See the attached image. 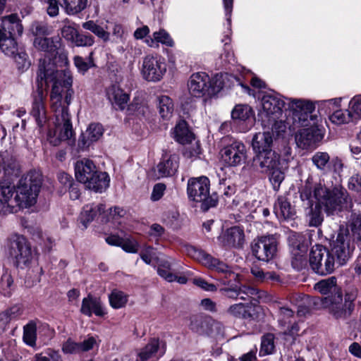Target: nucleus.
<instances>
[{"label":"nucleus","instance_id":"nucleus-1","mask_svg":"<svg viewBox=\"0 0 361 361\" xmlns=\"http://www.w3.org/2000/svg\"><path fill=\"white\" fill-rule=\"evenodd\" d=\"M44 63L47 68L53 67L56 79L49 81L52 83V89L50 94L51 107L55 116L54 126L49 129L47 140L54 146H58L62 141L68 140L73 135L71 117L68 114V106L70 104L73 94L71 87L73 78L70 71L67 70L59 71L55 69L53 63Z\"/></svg>","mask_w":361,"mask_h":361},{"label":"nucleus","instance_id":"nucleus-2","mask_svg":"<svg viewBox=\"0 0 361 361\" xmlns=\"http://www.w3.org/2000/svg\"><path fill=\"white\" fill-rule=\"evenodd\" d=\"M300 198L310 204L305 209V216L310 226L317 227L322 224L324 221L322 209L329 216L351 207L346 192L329 190L321 183H313L310 178L300 190Z\"/></svg>","mask_w":361,"mask_h":361},{"label":"nucleus","instance_id":"nucleus-3","mask_svg":"<svg viewBox=\"0 0 361 361\" xmlns=\"http://www.w3.org/2000/svg\"><path fill=\"white\" fill-rule=\"evenodd\" d=\"M41 185V176L35 171L23 176L16 185L8 180L0 181V216L35 205Z\"/></svg>","mask_w":361,"mask_h":361},{"label":"nucleus","instance_id":"nucleus-4","mask_svg":"<svg viewBox=\"0 0 361 361\" xmlns=\"http://www.w3.org/2000/svg\"><path fill=\"white\" fill-rule=\"evenodd\" d=\"M331 246L329 251L322 245H315L310 251V264L318 274H331L335 269L336 264L343 265L350 258L354 246L348 229L341 228Z\"/></svg>","mask_w":361,"mask_h":361},{"label":"nucleus","instance_id":"nucleus-5","mask_svg":"<svg viewBox=\"0 0 361 361\" xmlns=\"http://www.w3.org/2000/svg\"><path fill=\"white\" fill-rule=\"evenodd\" d=\"M286 99L274 92L265 93L261 98L259 117L262 126L271 124V130H274L277 136H283L287 129L286 123L283 119V109L287 104Z\"/></svg>","mask_w":361,"mask_h":361},{"label":"nucleus","instance_id":"nucleus-6","mask_svg":"<svg viewBox=\"0 0 361 361\" xmlns=\"http://www.w3.org/2000/svg\"><path fill=\"white\" fill-rule=\"evenodd\" d=\"M21 20L17 14L4 16L0 24V50L6 56L18 59L25 60V54L18 51V44L16 37L23 33Z\"/></svg>","mask_w":361,"mask_h":361},{"label":"nucleus","instance_id":"nucleus-7","mask_svg":"<svg viewBox=\"0 0 361 361\" xmlns=\"http://www.w3.org/2000/svg\"><path fill=\"white\" fill-rule=\"evenodd\" d=\"M53 74H54L53 67L47 68L44 63H41L37 76V90L32 94V102L30 110V115L34 118L39 128H42L49 120L43 89L48 85L49 81L56 79Z\"/></svg>","mask_w":361,"mask_h":361},{"label":"nucleus","instance_id":"nucleus-8","mask_svg":"<svg viewBox=\"0 0 361 361\" xmlns=\"http://www.w3.org/2000/svg\"><path fill=\"white\" fill-rule=\"evenodd\" d=\"M75 175L78 181L96 192H102L109 185L110 178L107 173L97 171L93 161L88 159L75 163Z\"/></svg>","mask_w":361,"mask_h":361},{"label":"nucleus","instance_id":"nucleus-9","mask_svg":"<svg viewBox=\"0 0 361 361\" xmlns=\"http://www.w3.org/2000/svg\"><path fill=\"white\" fill-rule=\"evenodd\" d=\"M356 295L347 293L343 297L341 290L336 295L317 298L314 302L316 308L326 310L336 319H345L350 317L354 310Z\"/></svg>","mask_w":361,"mask_h":361},{"label":"nucleus","instance_id":"nucleus-10","mask_svg":"<svg viewBox=\"0 0 361 361\" xmlns=\"http://www.w3.org/2000/svg\"><path fill=\"white\" fill-rule=\"evenodd\" d=\"M6 252L13 264L20 269L29 267L35 259V253L28 240L23 235L16 233L8 238Z\"/></svg>","mask_w":361,"mask_h":361},{"label":"nucleus","instance_id":"nucleus-11","mask_svg":"<svg viewBox=\"0 0 361 361\" xmlns=\"http://www.w3.org/2000/svg\"><path fill=\"white\" fill-rule=\"evenodd\" d=\"M185 249L187 255L192 259L210 269L224 274V276L220 279L222 284L229 285L231 281H236L239 280V275L219 259L214 258L204 250L197 249L192 245L187 246Z\"/></svg>","mask_w":361,"mask_h":361},{"label":"nucleus","instance_id":"nucleus-12","mask_svg":"<svg viewBox=\"0 0 361 361\" xmlns=\"http://www.w3.org/2000/svg\"><path fill=\"white\" fill-rule=\"evenodd\" d=\"M291 154V148L288 146L283 147L280 153L273 150L257 153L253 157L252 167L256 171L268 173L281 165L289 164L293 159Z\"/></svg>","mask_w":361,"mask_h":361},{"label":"nucleus","instance_id":"nucleus-13","mask_svg":"<svg viewBox=\"0 0 361 361\" xmlns=\"http://www.w3.org/2000/svg\"><path fill=\"white\" fill-rule=\"evenodd\" d=\"M210 183L208 178L201 176L188 180L187 193L190 200L202 202L204 210L216 206L217 200L209 196Z\"/></svg>","mask_w":361,"mask_h":361},{"label":"nucleus","instance_id":"nucleus-14","mask_svg":"<svg viewBox=\"0 0 361 361\" xmlns=\"http://www.w3.org/2000/svg\"><path fill=\"white\" fill-rule=\"evenodd\" d=\"M288 109L292 113L293 124L297 127L308 126L315 121L312 113L315 109L314 104L307 99L286 98Z\"/></svg>","mask_w":361,"mask_h":361},{"label":"nucleus","instance_id":"nucleus-15","mask_svg":"<svg viewBox=\"0 0 361 361\" xmlns=\"http://www.w3.org/2000/svg\"><path fill=\"white\" fill-rule=\"evenodd\" d=\"M167 66L164 57L159 54H149L143 58L141 68L142 78L149 82L160 81L165 75Z\"/></svg>","mask_w":361,"mask_h":361},{"label":"nucleus","instance_id":"nucleus-16","mask_svg":"<svg viewBox=\"0 0 361 361\" xmlns=\"http://www.w3.org/2000/svg\"><path fill=\"white\" fill-rule=\"evenodd\" d=\"M245 145L240 141H234L220 151L222 162L226 166L235 167L245 162L247 158Z\"/></svg>","mask_w":361,"mask_h":361},{"label":"nucleus","instance_id":"nucleus-17","mask_svg":"<svg viewBox=\"0 0 361 361\" xmlns=\"http://www.w3.org/2000/svg\"><path fill=\"white\" fill-rule=\"evenodd\" d=\"M252 252L257 259L269 262L276 254V239L274 235H264L254 240L252 245Z\"/></svg>","mask_w":361,"mask_h":361},{"label":"nucleus","instance_id":"nucleus-18","mask_svg":"<svg viewBox=\"0 0 361 361\" xmlns=\"http://www.w3.org/2000/svg\"><path fill=\"white\" fill-rule=\"evenodd\" d=\"M33 45L35 49L49 55L44 57L43 59H40L39 67L41 63L46 60L47 65L49 63H53L55 69H57L56 66V55L59 54L58 49L61 46V39L59 37H47V36H45L35 37Z\"/></svg>","mask_w":361,"mask_h":361},{"label":"nucleus","instance_id":"nucleus-19","mask_svg":"<svg viewBox=\"0 0 361 361\" xmlns=\"http://www.w3.org/2000/svg\"><path fill=\"white\" fill-rule=\"evenodd\" d=\"M322 139V133L315 126V121L299 130L295 136L296 145L302 149L315 148Z\"/></svg>","mask_w":361,"mask_h":361},{"label":"nucleus","instance_id":"nucleus-20","mask_svg":"<svg viewBox=\"0 0 361 361\" xmlns=\"http://www.w3.org/2000/svg\"><path fill=\"white\" fill-rule=\"evenodd\" d=\"M218 241L225 249L242 248L245 243L244 230L238 226H231L222 231Z\"/></svg>","mask_w":361,"mask_h":361},{"label":"nucleus","instance_id":"nucleus-21","mask_svg":"<svg viewBox=\"0 0 361 361\" xmlns=\"http://www.w3.org/2000/svg\"><path fill=\"white\" fill-rule=\"evenodd\" d=\"M37 330L39 335L44 332V335L52 336L54 334V330L47 324H42L39 321H30L23 326V339L27 345L32 348L36 346Z\"/></svg>","mask_w":361,"mask_h":361},{"label":"nucleus","instance_id":"nucleus-22","mask_svg":"<svg viewBox=\"0 0 361 361\" xmlns=\"http://www.w3.org/2000/svg\"><path fill=\"white\" fill-rule=\"evenodd\" d=\"M263 132H259L254 135L252 140V147L255 154L259 152L272 150L271 149L273 140L278 137L274 130H271V124L267 126H262Z\"/></svg>","mask_w":361,"mask_h":361},{"label":"nucleus","instance_id":"nucleus-23","mask_svg":"<svg viewBox=\"0 0 361 361\" xmlns=\"http://www.w3.org/2000/svg\"><path fill=\"white\" fill-rule=\"evenodd\" d=\"M209 77L204 72H197L191 75L188 82V87L191 95L201 97L209 96Z\"/></svg>","mask_w":361,"mask_h":361},{"label":"nucleus","instance_id":"nucleus-24","mask_svg":"<svg viewBox=\"0 0 361 361\" xmlns=\"http://www.w3.org/2000/svg\"><path fill=\"white\" fill-rule=\"evenodd\" d=\"M105 208V204L102 203H92L85 205L78 220L80 224H82V229L87 228L90 223L94 220L100 219L103 221V219H106L103 216Z\"/></svg>","mask_w":361,"mask_h":361},{"label":"nucleus","instance_id":"nucleus-25","mask_svg":"<svg viewBox=\"0 0 361 361\" xmlns=\"http://www.w3.org/2000/svg\"><path fill=\"white\" fill-rule=\"evenodd\" d=\"M179 157L176 154L165 152L157 166V178L169 177L174 175L178 169Z\"/></svg>","mask_w":361,"mask_h":361},{"label":"nucleus","instance_id":"nucleus-26","mask_svg":"<svg viewBox=\"0 0 361 361\" xmlns=\"http://www.w3.org/2000/svg\"><path fill=\"white\" fill-rule=\"evenodd\" d=\"M278 322L284 334L294 336L298 334L299 326L295 319L293 312L290 309L281 307Z\"/></svg>","mask_w":361,"mask_h":361},{"label":"nucleus","instance_id":"nucleus-27","mask_svg":"<svg viewBox=\"0 0 361 361\" xmlns=\"http://www.w3.org/2000/svg\"><path fill=\"white\" fill-rule=\"evenodd\" d=\"M234 81L245 89H248V87L244 86L236 77L226 73H219L215 75L212 79L209 78V96L215 95L224 87L230 86L231 84L228 83L229 82L233 85Z\"/></svg>","mask_w":361,"mask_h":361},{"label":"nucleus","instance_id":"nucleus-28","mask_svg":"<svg viewBox=\"0 0 361 361\" xmlns=\"http://www.w3.org/2000/svg\"><path fill=\"white\" fill-rule=\"evenodd\" d=\"M165 344L159 339L152 338L142 348L137 352L136 361H153L152 358L158 352L162 355L165 353Z\"/></svg>","mask_w":361,"mask_h":361},{"label":"nucleus","instance_id":"nucleus-29","mask_svg":"<svg viewBox=\"0 0 361 361\" xmlns=\"http://www.w3.org/2000/svg\"><path fill=\"white\" fill-rule=\"evenodd\" d=\"M240 281H231L229 285H226L227 287L222 288L221 291L224 293V294L229 298L237 299L240 298L241 300H246V296L255 295L257 293V290L255 288L243 286H238L236 283Z\"/></svg>","mask_w":361,"mask_h":361},{"label":"nucleus","instance_id":"nucleus-30","mask_svg":"<svg viewBox=\"0 0 361 361\" xmlns=\"http://www.w3.org/2000/svg\"><path fill=\"white\" fill-rule=\"evenodd\" d=\"M302 236H297L295 242H292L293 239H290L293 256L292 264L294 268L298 269L305 264V255L307 251V244L302 241Z\"/></svg>","mask_w":361,"mask_h":361},{"label":"nucleus","instance_id":"nucleus-31","mask_svg":"<svg viewBox=\"0 0 361 361\" xmlns=\"http://www.w3.org/2000/svg\"><path fill=\"white\" fill-rule=\"evenodd\" d=\"M233 120H238L246 123L245 130H249L255 124V118L252 109L247 104H237L231 111Z\"/></svg>","mask_w":361,"mask_h":361},{"label":"nucleus","instance_id":"nucleus-32","mask_svg":"<svg viewBox=\"0 0 361 361\" xmlns=\"http://www.w3.org/2000/svg\"><path fill=\"white\" fill-rule=\"evenodd\" d=\"M274 212L279 220H292L296 216V211L284 196L278 197L274 204Z\"/></svg>","mask_w":361,"mask_h":361},{"label":"nucleus","instance_id":"nucleus-33","mask_svg":"<svg viewBox=\"0 0 361 361\" xmlns=\"http://www.w3.org/2000/svg\"><path fill=\"white\" fill-rule=\"evenodd\" d=\"M109 101L114 107L123 110L130 99L129 95L117 85H112L106 90Z\"/></svg>","mask_w":361,"mask_h":361},{"label":"nucleus","instance_id":"nucleus-34","mask_svg":"<svg viewBox=\"0 0 361 361\" xmlns=\"http://www.w3.org/2000/svg\"><path fill=\"white\" fill-rule=\"evenodd\" d=\"M210 317H204L200 315H193L190 318V329L199 335L211 334L209 330Z\"/></svg>","mask_w":361,"mask_h":361},{"label":"nucleus","instance_id":"nucleus-35","mask_svg":"<svg viewBox=\"0 0 361 361\" xmlns=\"http://www.w3.org/2000/svg\"><path fill=\"white\" fill-rule=\"evenodd\" d=\"M80 311L88 317H91L93 313L97 316H103L105 314L100 301L91 296L82 300Z\"/></svg>","mask_w":361,"mask_h":361},{"label":"nucleus","instance_id":"nucleus-36","mask_svg":"<svg viewBox=\"0 0 361 361\" xmlns=\"http://www.w3.org/2000/svg\"><path fill=\"white\" fill-rule=\"evenodd\" d=\"M104 133V128L99 123H91L87 128L85 133L82 135V147H88L92 142L98 141Z\"/></svg>","mask_w":361,"mask_h":361},{"label":"nucleus","instance_id":"nucleus-37","mask_svg":"<svg viewBox=\"0 0 361 361\" xmlns=\"http://www.w3.org/2000/svg\"><path fill=\"white\" fill-rule=\"evenodd\" d=\"M173 137L182 145L192 143L195 140L194 134L188 129L185 121H180L176 124L173 130Z\"/></svg>","mask_w":361,"mask_h":361},{"label":"nucleus","instance_id":"nucleus-38","mask_svg":"<svg viewBox=\"0 0 361 361\" xmlns=\"http://www.w3.org/2000/svg\"><path fill=\"white\" fill-rule=\"evenodd\" d=\"M145 43L150 47H157L159 43L167 47H172L174 42L169 34L164 30L161 29L152 34V37H148L145 40Z\"/></svg>","mask_w":361,"mask_h":361},{"label":"nucleus","instance_id":"nucleus-39","mask_svg":"<svg viewBox=\"0 0 361 361\" xmlns=\"http://www.w3.org/2000/svg\"><path fill=\"white\" fill-rule=\"evenodd\" d=\"M314 288L322 295L329 293L336 295L341 290L337 286L336 278L334 276H331L318 281L314 284Z\"/></svg>","mask_w":361,"mask_h":361},{"label":"nucleus","instance_id":"nucleus-40","mask_svg":"<svg viewBox=\"0 0 361 361\" xmlns=\"http://www.w3.org/2000/svg\"><path fill=\"white\" fill-rule=\"evenodd\" d=\"M341 228L348 229L353 245H354V241H361V216L360 215L352 214L348 226H341L339 230ZM353 246L355 247V245Z\"/></svg>","mask_w":361,"mask_h":361},{"label":"nucleus","instance_id":"nucleus-41","mask_svg":"<svg viewBox=\"0 0 361 361\" xmlns=\"http://www.w3.org/2000/svg\"><path fill=\"white\" fill-rule=\"evenodd\" d=\"M250 306L248 304L239 302L231 305L226 310L230 316L237 319H249L252 317L250 312Z\"/></svg>","mask_w":361,"mask_h":361},{"label":"nucleus","instance_id":"nucleus-42","mask_svg":"<svg viewBox=\"0 0 361 361\" xmlns=\"http://www.w3.org/2000/svg\"><path fill=\"white\" fill-rule=\"evenodd\" d=\"M355 119L353 114L352 111L348 109V110H343L339 108L337 111H334L330 116L329 120L336 125H342L345 123H348L353 121Z\"/></svg>","mask_w":361,"mask_h":361},{"label":"nucleus","instance_id":"nucleus-43","mask_svg":"<svg viewBox=\"0 0 361 361\" xmlns=\"http://www.w3.org/2000/svg\"><path fill=\"white\" fill-rule=\"evenodd\" d=\"M157 101L161 116L165 119L169 118L173 112V102L172 99L166 95H161L158 97Z\"/></svg>","mask_w":361,"mask_h":361},{"label":"nucleus","instance_id":"nucleus-44","mask_svg":"<svg viewBox=\"0 0 361 361\" xmlns=\"http://www.w3.org/2000/svg\"><path fill=\"white\" fill-rule=\"evenodd\" d=\"M288 164L281 165L268 172L269 174V180L274 190H279L281 183L284 180V172L288 168Z\"/></svg>","mask_w":361,"mask_h":361},{"label":"nucleus","instance_id":"nucleus-45","mask_svg":"<svg viewBox=\"0 0 361 361\" xmlns=\"http://www.w3.org/2000/svg\"><path fill=\"white\" fill-rule=\"evenodd\" d=\"M82 27L85 30H90L104 42L109 39L110 33L94 20H88L83 23Z\"/></svg>","mask_w":361,"mask_h":361},{"label":"nucleus","instance_id":"nucleus-46","mask_svg":"<svg viewBox=\"0 0 361 361\" xmlns=\"http://www.w3.org/2000/svg\"><path fill=\"white\" fill-rule=\"evenodd\" d=\"M62 6L69 15H74L80 13L87 5V0H61Z\"/></svg>","mask_w":361,"mask_h":361},{"label":"nucleus","instance_id":"nucleus-47","mask_svg":"<svg viewBox=\"0 0 361 361\" xmlns=\"http://www.w3.org/2000/svg\"><path fill=\"white\" fill-rule=\"evenodd\" d=\"M128 298L123 291L114 290L109 296V303L113 308L120 309L126 305Z\"/></svg>","mask_w":361,"mask_h":361},{"label":"nucleus","instance_id":"nucleus-48","mask_svg":"<svg viewBox=\"0 0 361 361\" xmlns=\"http://www.w3.org/2000/svg\"><path fill=\"white\" fill-rule=\"evenodd\" d=\"M342 97H336L326 100H321L317 102L320 111L326 114H330L337 111L341 106Z\"/></svg>","mask_w":361,"mask_h":361},{"label":"nucleus","instance_id":"nucleus-49","mask_svg":"<svg viewBox=\"0 0 361 361\" xmlns=\"http://www.w3.org/2000/svg\"><path fill=\"white\" fill-rule=\"evenodd\" d=\"M158 274L169 282L176 281V273L171 267V264L168 261L161 262L157 269Z\"/></svg>","mask_w":361,"mask_h":361},{"label":"nucleus","instance_id":"nucleus-50","mask_svg":"<svg viewBox=\"0 0 361 361\" xmlns=\"http://www.w3.org/2000/svg\"><path fill=\"white\" fill-rule=\"evenodd\" d=\"M30 31L33 36L37 37L48 36L52 30L46 23L35 21L31 24Z\"/></svg>","mask_w":361,"mask_h":361},{"label":"nucleus","instance_id":"nucleus-51","mask_svg":"<svg viewBox=\"0 0 361 361\" xmlns=\"http://www.w3.org/2000/svg\"><path fill=\"white\" fill-rule=\"evenodd\" d=\"M330 160L327 152H317L312 157L313 164L320 171H325Z\"/></svg>","mask_w":361,"mask_h":361},{"label":"nucleus","instance_id":"nucleus-52","mask_svg":"<svg viewBox=\"0 0 361 361\" xmlns=\"http://www.w3.org/2000/svg\"><path fill=\"white\" fill-rule=\"evenodd\" d=\"M274 336L271 334H267L262 338L260 353L269 355L273 353L274 349Z\"/></svg>","mask_w":361,"mask_h":361},{"label":"nucleus","instance_id":"nucleus-53","mask_svg":"<svg viewBox=\"0 0 361 361\" xmlns=\"http://www.w3.org/2000/svg\"><path fill=\"white\" fill-rule=\"evenodd\" d=\"M57 178L59 183L61 185V193L66 192L74 184L73 177L64 171L59 172Z\"/></svg>","mask_w":361,"mask_h":361},{"label":"nucleus","instance_id":"nucleus-54","mask_svg":"<svg viewBox=\"0 0 361 361\" xmlns=\"http://www.w3.org/2000/svg\"><path fill=\"white\" fill-rule=\"evenodd\" d=\"M348 108L355 119H361V94L354 96L349 102Z\"/></svg>","mask_w":361,"mask_h":361},{"label":"nucleus","instance_id":"nucleus-55","mask_svg":"<svg viewBox=\"0 0 361 361\" xmlns=\"http://www.w3.org/2000/svg\"><path fill=\"white\" fill-rule=\"evenodd\" d=\"M94 43V37L87 34L78 32L73 44L77 47H90Z\"/></svg>","mask_w":361,"mask_h":361},{"label":"nucleus","instance_id":"nucleus-56","mask_svg":"<svg viewBox=\"0 0 361 361\" xmlns=\"http://www.w3.org/2000/svg\"><path fill=\"white\" fill-rule=\"evenodd\" d=\"M125 213V210L119 207L110 208L107 212L104 209L103 216H105L106 219H103V221H107L111 219L116 220L118 218L123 216Z\"/></svg>","mask_w":361,"mask_h":361},{"label":"nucleus","instance_id":"nucleus-57","mask_svg":"<svg viewBox=\"0 0 361 361\" xmlns=\"http://www.w3.org/2000/svg\"><path fill=\"white\" fill-rule=\"evenodd\" d=\"M20 311V308L18 307H13L9 310H6L5 312L0 314V322H1L2 325H5L10 322V321L15 318L18 312Z\"/></svg>","mask_w":361,"mask_h":361},{"label":"nucleus","instance_id":"nucleus-58","mask_svg":"<svg viewBox=\"0 0 361 361\" xmlns=\"http://www.w3.org/2000/svg\"><path fill=\"white\" fill-rule=\"evenodd\" d=\"M230 42L231 39L229 37H226L222 39V42L224 43V53L221 55L222 59H224L227 63H232L234 61V54L232 50L230 48Z\"/></svg>","mask_w":361,"mask_h":361},{"label":"nucleus","instance_id":"nucleus-59","mask_svg":"<svg viewBox=\"0 0 361 361\" xmlns=\"http://www.w3.org/2000/svg\"><path fill=\"white\" fill-rule=\"evenodd\" d=\"M73 61L78 72L82 74H85L92 65L91 61H86L82 57L79 56H75Z\"/></svg>","mask_w":361,"mask_h":361},{"label":"nucleus","instance_id":"nucleus-60","mask_svg":"<svg viewBox=\"0 0 361 361\" xmlns=\"http://www.w3.org/2000/svg\"><path fill=\"white\" fill-rule=\"evenodd\" d=\"M62 351L65 354H73L80 353L79 348V343L69 338L62 344Z\"/></svg>","mask_w":361,"mask_h":361},{"label":"nucleus","instance_id":"nucleus-61","mask_svg":"<svg viewBox=\"0 0 361 361\" xmlns=\"http://www.w3.org/2000/svg\"><path fill=\"white\" fill-rule=\"evenodd\" d=\"M201 152L200 146L198 142L192 144L191 146L185 149L184 156L187 158L195 159L198 157Z\"/></svg>","mask_w":361,"mask_h":361},{"label":"nucleus","instance_id":"nucleus-62","mask_svg":"<svg viewBox=\"0 0 361 361\" xmlns=\"http://www.w3.org/2000/svg\"><path fill=\"white\" fill-rule=\"evenodd\" d=\"M121 247L127 252L135 253L138 251V243L130 238H123Z\"/></svg>","mask_w":361,"mask_h":361},{"label":"nucleus","instance_id":"nucleus-63","mask_svg":"<svg viewBox=\"0 0 361 361\" xmlns=\"http://www.w3.org/2000/svg\"><path fill=\"white\" fill-rule=\"evenodd\" d=\"M80 352H87L94 348L97 345L96 338L93 336H89L85 339L82 342L78 343Z\"/></svg>","mask_w":361,"mask_h":361},{"label":"nucleus","instance_id":"nucleus-64","mask_svg":"<svg viewBox=\"0 0 361 361\" xmlns=\"http://www.w3.org/2000/svg\"><path fill=\"white\" fill-rule=\"evenodd\" d=\"M209 330H211L209 336H223L224 335V326L221 322L212 319H210Z\"/></svg>","mask_w":361,"mask_h":361}]
</instances>
